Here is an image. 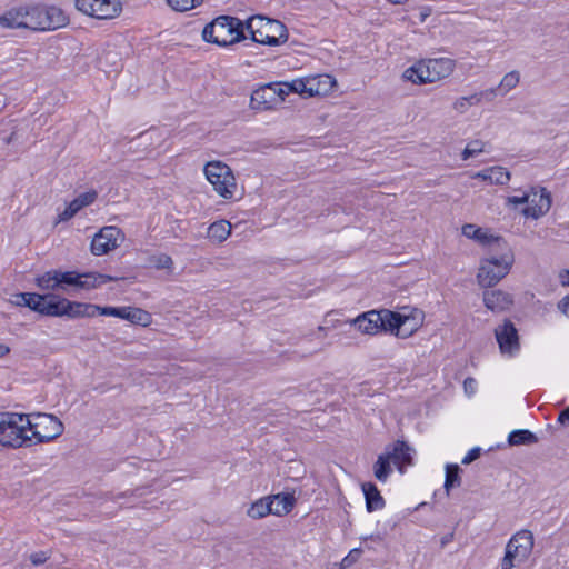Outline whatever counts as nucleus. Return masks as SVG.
<instances>
[{
  "instance_id": "1",
  "label": "nucleus",
  "mask_w": 569,
  "mask_h": 569,
  "mask_svg": "<svg viewBox=\"0 0 569 569\" xmlns=\"http://www.w3.org/2000/svg\"><path fill=\"white\" fill-rule=\"evenodd\" d=\"M67 22L68 16L56 6H19L0 16V26L9 29L22 28L32 31H46L60 28Z\"/></svg>"
},
{
  "instance_id": "2",
  "label": "nucleus",
  "mask_w": 569,
  "mask_h": 569,
  "mask_svg": "<svg viewBox=\"0 0 569 569\" xmlns=\"http://www.w3.org/2000/svg\"><path fill=\"white\" fill-rule=\"evenodd\" d=\"M407 320L408 319L399 312L381 309L361 313L353 320V325L359 331L366 335L390 331L397 337L406 338L415 331V329L411 328L409 332H402Z\"/></svg>"
},
{
  "instance_id": "3",
  "label": "nucleus",
  "mask_w": 569,
  "mask_h": 569,
  "mask_svg": "<svg viewBox=\"0 0 569 569\" xmlns=\"http://www.w3.org/2000/svg\"><path fill=\"white\" fill-rule=\"evenodd\" d=\"M246 21L231 16H219L206 24L202 38L206 42L228 47L246 39Z\"/></svg>"
},
{
  "instance_id": "4",
  "label": "nucleus",
  "mask_w": 569,
  "mask_h": 569,
  "mask_svg": "<svg viewBox=\"0 0 569 569\" xmlns=\"http://www.w3.org/2000/svg\"><path fill=\"white\" fill-rule=\"evenodd\" d=\"M456 68V61L450 58L420 60L406 69L402 78L415 84H426L448 78Z\"/></svg>"
},
{
  "instance_id": "5",
  "label": "nucleus",
  "mask_w": 569,
  "mask_h": 569,
  "mask_svg": "<svg viewBox=\"0 0 569 569\" xmlns=\"http://www.w3.org/2000/svg\"><path fill=\"white\" fill-rule=\"evenodd\" d=\"M28 415L1 411L0 412V446L6 448H21L32 446V437L28 435Z\"/></svg>"
},
{
  "instance_id": "6",
  "label": "nucleus",
  "mask_w": 569,
  "mask_h": 569,
  "mask_svg": "<svg viewBox=\"0 0 569 569\" xmlns=\"http://www.w3.org/2000/svg\"><path fill=\"white\" fill-rule=\"evenodd\" d=\"M18 306L28 307L42 316H71V301L54 293L21 292L17 296Z\"/></svg>"
},
{
  "instance_id": "7",
  "label": "nucleus",
  "mask_w": 569,
  "mask_h": 569,
  "mask_svg": "<svg viewBox=\"0 0 569 569\" xmlns=\"http://www.w3.org/2000/svg\"><path fill=\"white\" fill-rule=\"evenodd\" d=\"M246 30L249 31L251 40L260 44L276 47L288 40V30L282 22L261 16L246 20Z\"/></svg>"
},
{
  "instance_id": "8",
  "label": "nucleus",
  "mask_w": 569,
  "mask_h": 569,
  "mask_svg": "<svg viewBox=\"0 0 569 569\" xmlns=\"http://www.w3.org/2000/svg\"><path fill=\"white\" fill-rule=\"evenodd\" d=\"M513 261V254L510 251L481 259L477 274L478 283L483 288L493 287L509 273Z\"/></svg>"
},
{
  "instance_id": "9",
  "label": "nucleus",
  "mask_w": 569,
  "mask_h": 569,
  "mask_svg": "<svg viewBox=\"0 0 569 569\" xmlns=\"http://www.w3.org/2000/svg\"><path fill=\"white\" fill-rule=\"evenodd\" d=\"M27 426L32 437V445L49 442L62 433L61 421L52 415L32 413L28 415Z\"/></svg>"
},
{
  "instance_id": "10",
  "label": "nucleus",
  "mask_w": 569,
  "mask_h": 569,
  "mask_svg": "<svg viewBox=\"0 0 569 569\" xmlns=\"http://www.w3.org/2000/svg\"><path fill=\"white\" fill-rule=\"evenodd\" d=\"M204 174L214 191L224 199H231L236 190V179L231 169L219 161L209 162L204 167Z\"/></svg>"
},
{
  "instance_id": "11",
  "label": "nucleus",
  "mask_w": 569,
  "mask_h": 569,
  "mask_svg": "<svg viewBox=\"0 0 569 569\" xmlns=\"http://www.w3.org/2000/svg\"><path fill=\"white\" fill-rule=\"evenodd\" d=\"M76 8L97 19H112L121 11L119 0H76Z\"/></svg>"
},
{
  "instance_id": "12",
  "label": "nucleus",
  "mask_w": 569,
  "mask_h": 569,
  "mask_svg": "<svg viewBox=\"0 0 569 569\" xmlns=\"http://www.w3.org/2000/svg\"><path fill=\"white\" fill-rule=\"evenodd\" d=\"M495 337L502 355L512 357L519 352V335L511 320L505 319L501 325L497 326L495 329Z\"/></svg>"
},
{
  "instance_id": "13",
  "label": "nucleus",
  "mask_w": 569,
  "mask_h": 569,
  "mask_svg": "<svg viewBox=\"0 0 569 569\" xmlns=\"http://www.w3.org/2000/svg\"><path fill=\"white\" fill-rule=\"evenodd\" d=\"M333 82L335 80L330 76L298 79L290 82L287 90L301 96L313 97L326 93Z\"/></svg>"
},
{
  "instance_id": "14",
  "label": "nucleus",
  "mask_w": 569,
  "mask_h": 569,
  "mask_svg": "<svg viewBox=\"0 0 569 569\" xmlns=\"http://www.w3.org/2000/svg\"><path fill=\"white\" fill-rule=\"evenodd\" d=\"M122 232L119 228L103 227L91 240L90 249L94 256H103L119 247Z\"/></svg>"
},
{
  "instance_id": "15",
  "label": "nucleus",
  "mask_w": 569,
  "mask_h": 569,
  "mask_svg": "<svg viewBox=\"0 0 569 569\" xmlns=\"http://www.w3.org/2000/svg\"><path fill=\"white\" fill-rule=\"evenodd\" d=\"M551 203V194L546 188L532 187L528 206L522 209V214L527 218L539 219L550 210Z\"/></svg>"
},
{
  "instance_id": "16",
  "label": "nucleus",
  "mask_w": 569,
  "mask_h": 569,
  "mask_svg": "<svg viewBox=\"0 0 569 569\" xmlns=\"http://www.w3.org/2000/svg\"><path fill=\"white\" fill-rule=\"evenodd\" d=\"M36 283L42 290L67 289L71 287V271H47L36 279Z\"/></svg>"
},
{
  "instance_id": "17",
  "label": "nucleus",
  "mask_w": 569,
  "mask_h": 569,
  "mask_svg": "<svg viewBox=\"0 0 569 569\" xmlns=\"http://www.w3.org/2000/svg\"><path fill=\"white\" fill-rule=\"evenodd\" d=\"M278 104V98L271 83H267L256 89L250 99V107L256 111L273 109Z\"/></svg>"
},
{
  "instance_id": "18",
  "label": "nucleus",
  "mask_w": 569,
  "mask_h": 569,
  "mask_svg": "<svg viewBox=\"0 0 569 569\" xmlns=\"http://www.w3.org/2000/svg\"><path fill=\"white\" fill-rule=\"evenodd\" d=\"M121 277L108 276L98 272L79 273L73 271V291L77 289L90 290L109 281H117Z\"/></svg>"
},
{
  "instance_id": "19",
  "label": "nucleus",
  "mask_w": 569,
  "mask_h": 569,
  "mask_svg": "<svg viewBox=\"0 0 569 569\" xmlns=\"http://www.w3.org/2000/svg\"><path fill=\"white\" fill-rule=\"evenodd\" d=\"M386 452L390 456L391 461L397 466L401 473L405 471L407 466L412 465V448L406 441H395L391 446L386 448Z\"/></svg>"
},
{
  "instance_id": "20",
  "label": "nucleus",
  "mask_w": 569,
  "mask_h": 569,
  "mask_svg": "<svg viewBox=\"0 0 569 569\" xmlns=\"http://www.w3.org/2000/svg\"><path fill=\"white\" fill-rule=\"evenodd\" d=\"M483 303L487 309L499 313L508 310L512 306L513 299L510 293L500 289L486 290L483 292Z\"/></svg>"
},
{
  "instance_id": "21",
  "label": "nucleus",
  "mask_w": 569,
  "mask_h": 569,
  "mask_svg": "<svg viewBox=\"0 0 569 569\" xmlns=\"http://www.w3.org/2000/svg\"><path fill=\"white\" fill-rule=\"evenodd\" d=\"M512 545L513 551L520 553V560H527L533 549V535L529 530H520L508 541Z\"/></svg>"
},
{
  "instance_id": "22",
  "label": "nucleus",
  "mask_w": 569,
  "mask_h": 569,
  "mask_svg": "<svg viewBox=\"0 0 569 569\" xmlns=\"http://www.w3.org/2000/svg\"><path fill=\"white\" fill-rule=\"evenodd\" d=\"M362 491L365 495L366 508L368 512L381 510L385 507V499L373 482L362 483Z\"/></svg>"
},
{
  "instance_id": "23",
  "label": "nucleus",
  "mask_w": 569,
  "mask_h": 569,
  "mask_svg": "<svg viewBox=\"0 0 569 569\" xmlns=\"http://www.w3.org/2000/svg\"><path fill=\"white\" fill-rule=\"evenodd\" d=\"M268 501L271 503V513L276 516H284L289 513L296 503V499L291 493L268 497Z\"/></svg>"
},
{
  "instance_id": "24",
  "label": "nucleus",
  "mask_w": 569,
  "mask_h": 569,
  "mask_svg": "<svg viewBox=\"0 0 569 569\" xmlns=\"http://www.w3.org/2000/svg\"><path fill=\"white\" fill-rule=\"evenodd\" d=\"M231 233V223L227 220H219L208 228V238L218 243L223 242Z\"/></svg>"
},
{
  "instance_id": "25",
  "label": "nucleus",
  "mask_w": 569,
  "mask_h": 569,
  "mask_svg": "<svg viewBox=\"0 0 569 569\" xmlns=\"http://www.w3.org/2000/svg\"><path fill=\"white\" fill-rule=\"evenodd\" d=\"M538 442V437L528 429H517L509 433V446H529Z\"/></svg>"
},
{
  "instance_id": "26",
  "label": "nucleus",
  "mask_w": 569,
  "mask_h": 569,
  "mask_svg": "<svg viewBox=\"0 0 569 569\" xmlns=\"http://www.w3.org/2000/svg\"><path fill=\"white\" fill-rule=\"evenodd\" d=\"M122 319L129 320L132 323L148 326L151 320V315L136 307H124Z\"/></svg>"
},
{
  "instance_id": "27",
  "label": "nucleus",
  "mask_w": 569,
  "mask_h": 569,
  "mask_svg": "<svg viewBox=\"0 0 569 569\" xmlns=\"http://www.w3.org/2000/svg\"><path fill=\"white\" fill-rule=\"evenodd\" d=\"M390 461V456H388L387 452H385L378 456V459L373 465L375 477L381 482L387 481L388 477L392 471Z\"/></svg>"
},
{
  "instance_id": "28",
  "label": "nucleus",
  "mask_w": 569,
  "mask_h": 569,
  "mask_svg": "<svg viewBox=\"0 0 569 569\" xmlns=\"http://www.w3.org/2000/svg\"><path fill=\"white\" fill-rule=\"evenodd\" d=\"M460 471L461 469L458 465L449 463L446 466V479L443 487L447 496H449L452 488L461 485Z\"/></svg>"
},
{
  "instance_id": "29",
  "label": "nucleus",
  "mask_w": 569,
  "mask_h": 569,
  "mask_svg": "<svg viewBox=\"0 0 569 569\" xmlns=\"http://www.w3.org/2000/svg\"><path fill=\"white\" fill-rule=\"evenodd\" d=\"M98 198V191L90 189L81 192L73 198V216L81 209L92 204Z\"/></svg>"
},
{
  "instance_id": "30",
  "label": "nucleus",
  "mask_w": 569,
  "mask_h": 569,
  "mask_svg": "<svg viewBox=\"0 0 569 569\" xmlns=\"http://www.w3.org/2000/svg\"><path fill=\"white\" fill-rule=\"evenodd\" d=\"M270 513L271 503H269L268 498L254 501L247 511V515L252 519H261Z\"/></svg>"
},
{
  "instance_id": "31",
  "label": "nucleus",
  "mask_w": 569,
  "mask_h": 569,
  "mask_svg": "<svg viewBox=\"0 0 569 569\" xmlns=\"http://www.w3.org/2000/svg\"><path fill=\"white\" fill-rule=\"evenodd\" d=\"M486 172H489V176H490L489 182L491 184H497V186L507 184L511 177L510 172L506 168L500 167V166L486 168Z\"/></svg>"
},
{
  "instance_id": "32",
  "label": "nucleus",
  "mask_w": 569,
  "mask_h": 569,
  "mask_svg": "<svg viewBox=\"0 0 569 569\" xmlns=\"http://www.w3.org/2000/svg\"><path fill=\"white\" fill-rule=\"evenodd\" d=\"M462 233L463 236L475 239L479 241L480 243H490L491 241L496 240L492 236L487 234L482 231L481 228H478L475 224L468 223L462 227Z\"/></svg>"
},
{
  "instance_id": "33",
  "label": "nucleus",
  "mask_w": 569,
  "mask_h": 569,
  "mask_svg": "<svg viewBox=\"0 0 569 569\" xmlns=\"http://www.w3.org/2000/svg\"><path fill=\"white\" fill-rule=\"evenodd\" d=\"M99 315V306L92 303H82L73 301V318L76 317H96Z\"/></svg>"
},
{
  "instance_id": "34",
  "label": "nucleus",
  "mask_w": 569,
  "mask_h": 569,
  "mask_svg": "<svg viewBox=\"0 0 569 569\" xmlns=\"http://www.w3.org/2000/svg\"><path fill=\"white\" fill-rule=\"evenodd\" d=\"M520 80V74L518 71H511L507 73L502 80L500 81L498 89L502 96L508 93L510 90H512Z\"/></svg>"
},
{
  "instance_id": "35",
  "label": "nucleus",
  "mask_w": 569,
  "mask_h": 569,
  "mask_svg": "<svg viewBox=\"0 0 569 569\" xmlns=\"http://www.w3.org/2000/svg\"><path fill=\"white\" fill-rule=\"evenodd\" d=\"M512 545L507 543L505 549V556L501 559L500 567L501 569H512L515 567V560H520V553L518 551H513Z\"/></svg>"
},
{
  "instance_id": "36",
  "label": "nucleus",
  "mask_w": 569,
  "mask_h": 569,
  "mask_svg": "<svg viewBox=\"0 0 569 569\" xmlns=\"http://www.w3.org/2000/svg\"><path fill=\"white\" fill-rule=\"evenodd\" d=\"M168 4L176 11H188L199 6L202 0H167Z\"/></svg>"
},
{
  "instance_id": "37",
  "label": "nucleus",
  "mask_w": 569,
  "mask_h": 569,
  "mask_svg": "<svg viewBox=\"0 0 569 569\" xmlns=\"http://www.w3.org/2000/svg\"><path fill=\"white\" fill-rule=\"evenodd\" d=\"M150 262L157 269H171L173 266V261H172L171 257L166 253L153 256L150 259Z\"/></svg>"
},
{
  "instance_id": "38",
  "label": "nucleus",
  "mask_w": 569,
  "mask_h": 569,
  "mask_svg": "<svg viewBox=\"0 0 569 569\" xmlns=\"http://www.w3.org/2000/svg\"><path fill=\"white\" fill-rule=\"evenodd\" d=\"M271 86L274 89V94L278 98V103L284 101V98L292 92L287 90V88L290 87L289 82H271Z\"/></svg>"
},
{
  "instance_id": "39",
  "label": "nucleus",
  "mask_w": 569,
  "mask_h": 569,
  "mask_svg": "<svg viewBox=\"0 0 569 569\" xmlns=\"http://www.w3.org/2000/svg\"><path fill=\"white\" fill-rule=\"evenodd\" d=\"M361 553H362L361 548H355V549L350 550L349 553L342 559L341 567L348 568V567L352 566L353 563H356L359 560Z\"/></svg>"
},
{
  "instance_id": "40",
  "label": "nucleus",
  "mask_w": 569,
  "mask_h": 569,
  "mask_svg": "<svg viewBox=\"0 0 569 569\" xmlns=\"http://www.w3.org/2000/svg\"><path fill=\"white\" fill-rule=\"evenodd\" d=\"M123 312L124 307H99V315L102 316H112L122 319Z\"/></svg>"
},
{
  "instance_id": "41",
  "label": "nucleus",
  "mask_w": 569,
  "mask_h": 569,
  "mask_svg": "<svg viewBox=\"0 0 569 569\" xmlns=\"http://www.w3.org/2000/svg\"><path fill=\"white\" fill-rule=\"evenodd\" d=\"M529 199H530V192L523 193V196H521V197L511 196V197L507 198V204L517 207L518 204L528 203Z\"/></svg>"
},
{
  "instance_id": "42",
  "label": "nucleus",
  "mask_w": 569,
  "mask_h": 569,
  "mask_svg": "<svg viewBox=\"0 0 569 569\" xmlns=\"http://www.w3.org/2000/svg\"><path fill=\"white\" fill-rule=\"evenodd\" d=\"M481 455V449L479 447H476V448H472L471 450L468 451V453L463 457L462 459V463L463 465H469L471 462H473L476 459H478Z\"/></svg>"
},
{
  "instance_id": "43",
  "label": "nucleus",
  "mask_w": 569,
  "mask_h": 569,
  "mask_svg": "<svg viewBox=\"0 0 569 569\" xmlns=\"http://www.w3.org/2000/svg\"><path fill=\"white\" fill-rule=\"evenodd\" d=\"M463 389H465V392L468 396H472L476 392V389H477V381H476V379H473L471 377L466 378L465 381H463Z\"/></svg>"
},
{
  "instance_id": "44",
  "label": "nucleus",
  "mask_w": 569,
  "mask_h": 569,
  "mask_svg": "<svg viewBox=\"0 0 569 569\" xmlns=\"http://www.w3.org/2000/svg\"><path fill=\"white\" fill-rule=\"evenodd\" d=\"M468 144L469 147H471V150L475 152L476 156L481 153L485 150L486 146V143L481 140H473L470 141Z\"/></svg>"
},
{
  "instance_id": "45",
  "label": "nucleus",
  "mask_w": 569,
  "mask_h": 569,
  "mask_svg": "<svg viewBox=\"0 0 569 569\" xmlns=\"http://www.w3.org/2000/svg\"><path fill=\"white\" fill-rule=\"evenodd\" d=\"M558 308L565 316L569 317V295L558 302Z\"/></svg>"
},
{
  "instance_id": "46",
  "label": "nucleus",
  "mask_w": 569,
  "mask_h": 569,
  "mask_svg": "<svg viewBox=\"0 0 569 569\" xmlns=\"http://www.w3.org/2000/svg\"><path fill=\"white\" fill-rule=\"evenodd\" d=\"M142 493H143L142 489L141 488H137L134 490L124 491V492H121V493L117 495L116 497H113V500L117 501L118 499L124 498V497H128V496L141 497Z\"/></svg>"
},
{
  "instance_id": "47",
  "label": "nucleus",
  "mask_w": 569,
  "mask_h": 569,
  "mask_svg": "<svg viewBox=\"0 0 569 569\" xmlns=\"http://www.w3.org/2000/svg\"><path fill=\"white\" fill-rule=\"evenodd\" d=\"M558 422L562 426H569V407L560 411L558 416Z\"/></svg>"
},
{
  "instance_id": "48",
  "label": "nucleus",
  "mask_w": 569,
  "mask_h": 569,
  "mask_svg": "<svg viewBox=\"0 0 569 569\" xmlns=\"http://www.w3.org/2000/svg\"><path fill=\"white\" fill-rule=\"evenodd\" d=\"M30 560L34 566H39L42 565L47 558L43 552H37L31 555Z\"/></svg>"
},
{
  "instance_id": "49",
  "label": "nucleus",
  "mask_w": 569,
  "mask_h": 569,
  "mask_svg": "<svg viewBox=\"0 0 569 569\" xmlns=\"http://www.w3.org/2000/svg\"><path fill=\"white\" fill-rule=\"evenodd\" d=\"M498 88H491L487 89L485 91H481L479 94H481V100L485 98L487 100H492L497 96Z\"/></svg>"
},
{
  "instance_id": "50",
  "label": "nucleus",
  "mask_w": 569,
  "mask_h": 569,
  "mask_svg": "<svg viewBox=\"0 0 569 569\" xmlns=\"http://www.w3.org/2000/svg\"><path fill=\"white\" fill-rule=\"evenodd\" d=\"M468 102H467V99L465 97L462 98H459L456 102H455V109L460 111V112H465L468 108Z\"/></svg>"
},
{
  "instance_id": "51",
  "label": "nucleus",
  "mask_w": 569,
  "mask_h": 569,
  "mask_svg": "<svg viewBox=\"0 0 569 569\" xmlns=\"http://www.w3.org/2000/svg\"><path fill=\"white\" fill-rule=\"evenodd\" d=\"M71 219V202L66 203V208L61 214H59V221H68Z\"/></svg>"
},
{
  "instance_id": "52",
  "label": "nucleus",
  "mask_w": 569,
  "mask_h": 569,
  "mask_svg": "<svg viewBox=\"0 0 569 569\" xmlns=\"http://www.w3.org/2000/svg\"><path fill=\"white\" fill-rule=\"evenodd\" d=\"M560 283L563 287H569V270H562L559 273Z\"/></svg>"
},
{
  "instance_id": "53",
  "label": "nucleus",
  "mask_w": 569,
  "mask_h": 569,
  "mask_svg": "<svg viewBox=\"0 0 569 569\" xmlns=\"http://www.w3.org/2000/svg\"><path fill=\"white\" fill-rule=\"evenodd\" d=\"M465 98L467 99L468 106L478 104L481 101V94L479 93H475Z\"/></svg>"
},
{
  "instance_id": "54",
  "label": "nucleus",
  "mask_w": 569,
  "mask_h": 569,
  "mask_svg": "<svg viewBox=\"0 0 569 569\" xmlns=\"http://www.w3.org/2000/svg\"><path fill=\"white\" fill-rule=\"evenodd\" d=\"M473 179H481L483 181H489V172H486V169L481 170V171H478L476 172L473 176H472Z\"/></svg>"
},
{
  "instance_id": "55",
  "label": "nucleus",
  "mask_w": 569,
  "mask_h": 569,
  "mask_svg": "<svg viewBox=\"0 0 569 569\" xmlns=\"http://www.w3.org/2000/svg\"><path fill=\"white\" fill-rule=\"evenodd\" d=\"M475 152L471 150V147H469V144H467V147L463 149L462 153H461V157H462V160H467L471 157H475Z\"/></svg>"
},
{
  "instance_id": "56",
  "label": "nucleus",
  "mask_w": 569,
  "mask_h": 569,
  "mask_svg": "<svg viewBox=\"0 0 569 569\" xmlns=\"http://www.w3.org/2000/svg\"><path fill=\"white\" fill-rule=\"evenodd\" d=\"M10 352V348L6 345H0V358L7 356Z\"/></svg>"
},
{
  "instance_id": "57",
  "label": "nucleus",
  "mask_w": 569,
  "mask_h": 569,
  "mask_svg": "<svg viewBox=\"0 0 569 569\" xmlns=\"http://www.w3.org/2000/svg\"><path fill=\"white\" fill-rule=\"evenodd\" d=\"M365 540L380 542V541H382V538L380 535H370V536L366 537Z\"/></svg>"
},
{
  "instance_id": "58",
  "label": "nucleus",
  "mask_w": 569,
  "mask_h": 569,
  "mask_svg": "<svg viewBox=\"0 0 569 569\" xmlns=\"http://www.w3.org/2000/svg\"><path fill=\"white\" fill-rule=\"evenodd\" d=\"M453 538V533H450V535H447L445 536L442 539H441V545L445 546L447 545L449 541H451Z\"/></svg>"
},
{
  "instance_id": "59",
  "label": "nucleus",
  "mask_w": 569,
  "mask_h": 569,
  "mask_svg": "<svg viewBox=\"0 0 569 569\" xmlns=\"http://www.w3.org/2000/svg\"><path fill=\"white\" fill-rule=\"evenodd\" d=\"M256 24V28H260V23H258L257 21L254 22Z\"/></svg>"
}]
</instances>
